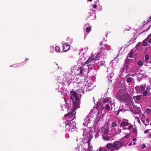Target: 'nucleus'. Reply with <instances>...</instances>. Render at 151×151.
Masks as SVG:
<instances>
[{"instance_id": "f257e3e1", "label": "nucleus", "mask_w": 151, "mask_h": 151, "mask_svg": "<svg viewBox=\"0 0 151 151\" xmlns=\"http://www.w3.org/2000/svg\"><path fill=\"white\" fill-rule=\"evenodd\" d=\"M70 99L73 100V108L72 111H71L68 113L65 114V116L66 117L67 116L71 114V116L73 117V119H74L75 117L74 114L73 113L75 110L77 109L79 107V102L80 99L78 97V94L74 91H71L70 93Z\"/></svg>"}, {"instance_id": "f03ea898", "label": "nucleus", "mask_w": 151, "mask_h": 151, "mask_svg": "<svg viewBox=\"0 0 151 151\" xmlns=\"http://www.w3.org/2000/svg\"><path fill=\"white\" fill-rule=\"evenodd\" d=\"M71 114L67 116H69V118L71 119V120L72 121V123H71V121L70 120H68L66 122H65L64 124L65 125V128L67 129H68L69 131L72 132L74 131L75 129H76V123L75 122H73L72 121L74 120L76 118L75 117L74 119H73V117L71 116Z\"/></svg>"}, {"instance_id": "7ed1b4c3", "label": "nucleus", "mask_w": 151, "mask_h": 151, "mask_svg": "<svg viewBox=\"0 0 151 151\" xmlns=\"http://www.w3.org/2000/svg\"><path fill=\"white\" fill-rule=\"evenodd\" d=\"M123 146V142L122 141H115L113 144L108 143L107 144L106 147L109 149L113 148L114 150H118Z\"/></svg>"}, {"instance_id": "20e7f679", "label": "nucleus", "mask_w": 151, "mask_h": 151, "mask_svg": "<svg viewBox=\"0 0 151 151\" xmlns=\"http://www.w3.org/2000/svg\"><path fill=\"white\" fill-rule=\"evenodd\" d=\"M125 94L123 95V101H125L127 104H129L131 101V98L129 94L127 93H124Z\"/></svg>"}, {"instance_id": "39448f33", "label": "nucleus", "mask_w": 151, "mask_h": 151, "mask_svg": "<svg viewBox=\"0 0 151 151\" xmlns=\"http://www.w3.org/2000/svg\"><path fill=\"white\" fill-rule=\"evenodd\" d=\"M112 101H110L109 102H108L105 105H103V108L105 110L108 111L110 109V106L111 105V103Z\"/></svg>"}, {"instance_id": "423d86ee", "label": "nucleus", "mask_w": 151, "mask_h": 151, "mask_svg": "<svg viewBox=\"0 0 151 151\" xmlns=\"http://www.w3.org/2000/svg\"><path fill=\"white\" fill-rule=\"evenodd\" d=\"M123 91L122 90H120L118 93L116 97L117 98L121 101H122L123 100Z\"/></svg>"}, {"instance_id": "0eeeda50", "label": "nucleus", "mask_w": 151, "mask_h": 151, "mask_svg": "<svg viewBox=\"0 0 151 151\" xmlns=\"http://www.w3.org/2000/svg\"><path fill=\"white\" fill-rule=\"evenodd\" d=\"M96 60V59H95L93 57L91 56L89 59L86 61V63H91V64H90L89 65H91V64L92 65H94V64L93 63H92L93 61H94V60ZM89 65H87V66H88Z\"/></svg>"}, {"instance_id": "6e6552de", "label": "nucleus", "mask_w": 151, "mask_h": 151, "mask_svg": "<svg viewBox=\"0 0 151 151\" xmlns=\"http://www.w3.org/2000/svg\"><path fill=\"white\" fill-rule=\"evenodd\" d=\"M63 49L64 52L68 51L70 48L69 45L67 43H65L63 45Z\"/></svg>"}, {"instance_id": "1a4fd4ad", "label": "nucleus", "mask_w": 151, "mask_h": 151, "mask_svg": "<svg viewBox=\"0 0 151 151\" xmlns=\"http://www.w3.org/2000/svg\"><path fill=\"white\" fill-rule=\"evenodd\" d=\"M141 96V95H139L138 96H133V99L135 100V99L137 101H139L141 100V96Z\"/></svg>"}, {"instance_id": "9d476101", "label": "nucleus", "mask_w": 151, "mask_h": 151, "mask_svg": "<svg viewBox=\"0 0 151 151\" xmlns=\"http://www.w3.org/2000/svg\"><path fill=\"white\" fill-rule=\"evenodd\" d=\"M109 100V98H107L104 99L103 100V105H105L107 103L109 102L108 101Z\"/></svg>"}, {"instance_id": "9b49d317", "label": "nucleus", "mask_w": 151, "mask_h": 151, "mask_svg": "<svg viewBox=\"0 0 151 151\" xmlns=\"http://www.w3.org/2000/svg\"><path fill=\"white\" fill-rule=\"evenodd\" d=\"M80 73L81 74V75H83L84 74V72H86V69L85 68L82 69V68L81 67L80 68Z\"/></svg>"}, {"instance_id": "f8f14e48", "label": "nucleus", "mask_w": 151, "mask_h": 151, "mask_svg": "<svg viewBox=\"0 0 151 151\" xmlns=\"http://www.w3.org/2000/svg\"><path fill=\"white\" fill-rule=\"evenodd\" d=\"M102 137L103 139L104 140L108 141L110 139L109 137L108 136H104V135H103Z\"/></svg>"}, {"instance_id": "ddd939ff", "label": "nucleus", "mask_w": 151, "mask_h": 151, "mask_svg": "<svg viewBox=\"0 0 151 151\" xmlns=\"http://www.w3.org/2000/svg\"><path fill=\"white\" fill-rule=\"evenodd\" d=\"M130 62V60L129 59H127L125 61V65L126 67V70H127L128 68L127 67V64H128Z\"/></svg>"}, {"instance_id": "4468645a", "label": "nucleus", "mask_w": 151, "mask_h": 151, "mask_svg": "<svg viewBox=\"0 0 151 151\" xmlns=\"http://www.w3.org/2000/svg\"><path fill=\"white\" fill-rule=\"evenodd\" d=\"M123 126L128 125L129 124V123L127 122V120L126 119H123Z\"/></svg>"}, {"instance_id": "2eb2a0df", "label": "nucleus", "mask_w": 151, "mask_h": 151, "mask_svg": "<svg viewBox=\"0 0 151 151\" xmlns=\"http://www.w3.org/2000/svg\"><path fill=\"white\" fill-rule=\"evenodd\" d=\"M134 52L133 50H132L130 53L128 54L127 57L129 58H132L133 55V54Z\"/></svg>"}, {"instance_id": "dca6fc26", "label": "nucleus", "mask_w": 151, "mask_h": 151, "mask_svg": "<svg viewBox=\"0 0 151 151\" xmlns=\"http://www.w3.org/2000/svg\"><path fill=\"white\" fill-rule=\"evenodd\" d=\"M109 131V129L108 128H106L103 132L104 134H108Z\"/></svg>"}, {"instance_id": "f3484780", "label": "nucleus", "mask_w": 151, "mask_h": 151, "mask_svg": "<svg viewBox=\"0 0 151 151\" xmlns=\"http://www.w3.org/2000/svg\"><path fill=\"white\" fill-rule=\"evenodd\" d=\"M55 50L57 52H59L60 51V47L58 46H56L55 48Z\"/></svg>"}, {"instance_id": "a211bd4d", "label": "nucleus", "mask_w": 151, "mask_h": 151, "mask_svg": "<svg viewBox=\"0 0 151 151\" xmlns=\"http://www.w3.org/2000/svg\"><path fill=\"white\" fill-rule=\"evenodd\" d=\"M147 41L146 39L142 43L144 46H146L147 45L148 43L146 42Z\"/></svg>"}, {"instance_id": "6ab92c4d", "label": "nucleus", "mask_w": 151, "mask_h": 151, "mask_svg": "<svg viewBox=\"0 0 151 151\" xmlns=\"http://www.w3.org/2000/svg\"><path fill=\"white\" fill-rule=\"evenodd\" d=\"M107 149H104L103 151H114L113 148H111V149H109L108 148Z\"/></svg>"}, {"instance_id": "aec40b11", "label": "nucleus", "mask_w": 151, "mask_h": 151, "mask_svg": "<svg viewBox=\"0 0 151 151\" xmlns=\"http://www.w3.org/2000/svg\"><path fill=\"white\" fill-rule=\"evenodd\" d=\"M90 143H89L88 144V145H87L88 147V151H91L92 149H91V147H90Z\"/></svg>"}, {"instance_id": "412c9836", "label": "nucleus", "mask_w": 151, "mask_h": 151, "mask_svg": "<svg viewBox=\"0 0 151 151\" xmlns=\"http://www.w3.org/2000/svg\"><path fill=\"white\" fill-rule=\"evenodd\" d=\"M146 147V145L144 144H142L139 146V147L142 149H144Z\"/></svg>"}, {"instance_id": "4be33fe9", "label": "nucleus", "mask_w": 151, "mask_h": 151, "mask_svg": "<svg viewBox=\"0 0 151 151\" xmlns=\"http://www.w3.org/2000/svg\"><path fill=\"white\" fill-rule=\"evenodd\" d=\"M111 126L112 127H114L117 126V124L116 122H114L112 123Z\"/></svg>"}, {"instance_id": "5701e85b", "label": "nucleus", "mask_w": 151, "mask_h": 151, "mask_svg": "<svg viewBox=\"0 0 151 151\" xmlns=\"http://www.w3.org/2000/svg\"><path fill=\"white\" fill-rule=\"evenodd\" d=\"M148 94V93L147 92V91L146 90L143 93V96H146Z\"/></svg>"}, {"instance_id": "b1692460", "label": "nucleus", "mask_w": 151, "mask_h": 151, "mask_svg": "<svg viewBox=\"0 0 151 151\" xmlns=\"http://www.w3.org/2000/svg\"><path fill=\"white\" fill-rule=\"evenodd\" d=\"M123 111V109H119L117 113L116 116H117L119 114V113L120 112H122Z\"/></svg>"}, {"instance_id": "393cba45", "label": "nucleus", "mask_w": 151, "mask_h": 151, "mask_svg": "<svg viewBox=\"0 0 151 151\" xmlns=\"http://www.w3.org/2000/svg\"><path fill=\"white\" fill-rule=\"evenodd\" d=\"M149 59V56L148 55H146L145 56V59L147 61Z\"/></svg>"}, {"instance_id": "a878e982", "label": "nucleus", "mask_w": 151, "mask_h": 151, "mask_svg": "<svg viewBox=\"0 0 151 151\" xmlns=\"http://www.w3.org/2000/svg\"><path fill=\"white\" fill-rule=\"evenodd\" d=\"M138 64L139 65L141 66L143 64V63L141 61H139L138 62Z\"/></svg>"}, {"instance_id": "bb28decb", "label": "nucleus", "mask_w": 151, "mask_h": 151, "mask_svg": "<svg viewBox=\"0 0 151 151\" xmlns=\"http://www.w3.org/2000/svg\"><path fill=\"white\" fill-rule=\"evenodd\" d=\"M132 81V78H127V81L128 82H130Z\"/></svg>"}, {"instance_id": "cd10ccee", "label": "nucleus", "mask_w": 151, "mask_h": 151, "mask_svg": "<svg viewBox=\"0 0 151 151\" xmlns=\"http://www.w3.org/2000/svg\"><path fill=\"white\" fill-rule=\"evenodd\" d=\"M102 49H103V47H101L100 48V50H99V52L98 53V55H99V54L101 52H102V50H103Z\"/></svg>"}, {"instance_id": "c85d7f7f", "label": "nucleus", "mask_w": 151, "mask_h": 151, "mask_svg": "<svg viewBox=\"0 0 151 151\" xmlns=\"http://www.w3.org/2000/svg\"><path fill=\"white\" fill-rule=\"evenodd\" d=\"M99 151H103H103L104 150L103 147H99Z\"/></svg>"}, {"instance_id": "c756f323", "label": "nucleus", "mask_w": 151, "mask_h": 151, "mask_svg": "<svg viewBox=\"0 0 151 151\" xmlns=\"http://www.w3.org/2000/svg\"><path fill=\"white\" fill-rule=\"evenodd\" d=\"M146 40L150 43H151V38H146Z\"/></svg>"}, {"instance_id": "7c9ffc66", "label": "nucleus", "mask_w": 151, "mask_h": 151, "mask_svg": "<svg viewBox=\"0 0 151 151\" xmlns=\"http://www.w3.org/2000/svg\"><path fill=\"white\" fill-rule=\"evenodd\" d=\"M100 63L102 65H103L105 63V61H101L100 62Z\"/></svg>"}, {"instance_id": "2f4dec72", "label": "nucleus", "mask_w": 151, "mask_h": 151, "mask_svg": "<svg viewBox=\"0 0 151 151\" xmlns=\"http://www.w3.org/2000/svg\"><path fill=\"white\" fill-rule=\"evenodd\" d=\"M140 89L141 91H143L145 89H144V87L143 86H141L140 87Z\"/></svg>"}, {"instance_id": "473e14b6", "label": "nucleus", "mask_w": 151, "mask_h": 151, "mask_svg": "<svg viewBox=\"0 0 151 151\" xmlns=\"http://www.w3.org/2000/svg\"><path fill=\"white\" fill-rule=\"evenodd\" d=\"M151 21V16L147 20V23Z\"/></svg>"}, {"instance_id": "72a5a7b5", "label": "nucleus", "mask_w": 151, "mask_h": 151, "mask_svg": "<svg viewBox=\"0 0 151 151\" xmlns=\"http://www.w3.org/2000/svg\"><path fill=\"white\" fill-rule=\"evenodd\" d=\"M150 109H148L146 110V112L148 113L149 114L150 112Z\"/></svg>"}, {"instance_id": "f704fd0d", "label": "nucleus", "mask_w": 151, "mask_h": 151, "mask_svg": "<svg viewBox=\"0 0 151 151\" xmlns=\"http://www.w3.org/2000/svg\"><path fill=\"white\" fill-rule=\"evenodd\" d=\"M149 130H148V129L146 130L145 131L144 133L145 134L147 133H148L149 132Z\"/></svg>"}, {"instance_id": "c9c22d12", "label": "nucleus", "mask_w": 151, "mask_h": 151, "mask_svg": "<svg viewBox=\"0 0 151 151\" xmlns=\"http://www.w3.org/2000/svg\"><path fill=\"white\" fill-rule=\"evenodd\" d=\"M129 137V134H127L124 137L125 138H128Z\"/></svg>"}, {"instance_id": "e433bc0d", "label": "nucleus", "mask_w": 151, "mask_h": 151, "mask_svg": "<svg viewBox=\"0 0 151 151\" xmlns=\"http://www.w3.org/2000/svg\"><path fill=\"white\" fill-rule=\"evenodd\" d=\"M108 127V125L107 123L105 124L104 125V128H107Z\"/></svg>"}, {"instance_id": "4c0bfd02", "label": "nucleus", "mask_w": 151, "mask_h": 151, "mask_svg": "<svg viewBox=\"0 0 151 151\" xmlns=\"http://www.w3.org/2000/svg\"><path fill=\"white\" fill-rule=\"evenodd\" d=\"M133 131L135 132V133H136L137 132V130H136V129H133Z\"/></svg>"}, {"instance_id": "58836bf2", "label": "nucleus", "mask_w": 151, "mask_h": 151, "mask_svg": "<svg viewBox=\"0 0 151 151\" xmlns=\"http://www.w3.org/2000/svg\"><path fill=\"white\" fill-rule=\"evenodd\" d=\"M132 127V126H129V128L128 129H131Z\"/></svg>"}, {"instance_id": "ea45409f", "label": "nucleus", "mask_w": 151, "mask_h": 151, "mask_svg": "<svg viewBox=\"0 0 151 151\" xmlns=\"http://www.w3.org/2000/svg\"><path fill=\"white\" fill-rule=\"evenodd\" d=\"M121 73L120 74L119 77H121L122 78V71H121Z\"/></svg>"}, {"instance_id": "a19ab883", "label": "nucleus", "mask_w": 151, "mask_h": 151, "mask_svg": "<svg viewBox=\"0 0 151 151\" xmlns=\"http://www.w3.org/2000/svg\"><path fill=\"white\" fill-rule=\"evenodd\" d=\"M87 134V132H86V133H85L84 132L83 133V136L84 135L86 136Z\"/></svg>"}, {"instance_id": "79ce46f5", "label": "nucleus", "mask_w": 151, "mask_h": 151, "mask_svg": "<svg viewBox=\"0 0 151 151\" xmlns=\"http://www.w3.org/2000/svg\"><path fill=\"white\" fill-rule=\"evenodd\" d=\"M150 37H151V33L148 35L147 38H150Z\"/></svg>"}, {"instance_id": "37998d69", "label": "nucleus", "mask_w": 151, "mask_h": 151, "mask_svg": "<svg viewBox=\"0 0 151 151\" xmlns=\"http://www.w3.org/2000/svg\"><path fill=\"white\" fill-rule=\"evenodd\" d=\"M150 121V120H149L148 119H147L146 120V122L147 123H149Z\"/></svg>"}, {"instance_id": "c03bdc74", "label": "nucleus", "mask_w": 151, "mask_h": 151, "mask_svg": "<svg viewBox=\"0 0 151 151\" xmlns=\"http://www.w3.org/2000/svg\"><path fill=\"white\" fill-rule=\"evenodd\" d=\"M120 125L122 127H123V122H122L121 123V124Z\"/></svg>"}, {"instance_id": "a18cd8bd", "label": "nucleus", "mask_w": 151, "mask_h": 151, "mask_svg": "<svg viewBox=\"0 0 151 151\" xmlns=\"http://www.w3.org/2000/svg\"><path fill=\"white\" fill-rule=\"evenodd\" d=\"M136 140V138H134L133 139V141H135Z\"/></svg>"}, {"instance_id": "49530a36", "label": "nucleus", "mask_w": 151, "mask_h": 151, "mask_svg": "<svg viewBox=\"0 0 151 151\" xmlns=\"http://www.w3.org/2000/svg\"><path fill=\"white\" fill-rule=\"evenodd\" d=\"M81 90H82V91L83 93L84 92V91L83 90V89H81Z\"/></svg>"}, {"instance_id": "de8ad7c7", "label": "nucleus", "mask_w": 151, "mask_h": 151, "mask_svg": "<svg viewBox=\"0 0 151 151\" xmlns=\"http://www.w3.org/2000/svg\"><path fill=\"white\" fill-rule=\"evenodd\" d=\"M132 145V142H131L129 144V146H130L131 145Z\"/></svg>"}, {"instance_id": "09e8293b", "label": "nucleus", "mask_w": 151, "mask_h": 151, "mask_svg": "<svg viewBox=\"0 0 151 151\" xmlns=\"http://www.w3.org/2000/svg\"><path fill=\"white\" fill-rule=\"evenodd\" d=\"M133 145H135V142H133Z\"/></svg>"}, {"instance_id": "8fccbe9b", "label": "nucleus", "mask_w": 151, "mask_h": 151, "mask_svg": "<svg viewBox=\"0 0 151 151\" xmlns=\"http://www.w3.org/2000/svg\"><path fill=\"white\" fill-rule=\"evenodd\" d=\"M127 29H124V31H127Z\"/></svg>"}, {"instance_id": "3c124183", "label": "nucleus", "mask_w": 151, "mask_h": 151, "mask_svg": "<svg viewBox=\"0 0 151 151\" xmlns=\"http://www.w3.org/2000/svg\"><path fill=\"white\" fill-rule=\"evenodd\" d=\"M145 124V126L147 125H148V124Z\"/></svg>"}, {"instance_id": "603ef678", "label": "nucleus", "mask_w": 151, "mask_h": 151, "mask_svg": "<svg viewBox=\"0 0 151 151\" xmlns=\"http://www.w3.org/2000/svg\"><path fill=\"white\" fill-rule=\"evenodd\" d=\"M25 59H26V60H27V58H25Z\"/></svg>"}, {"instance_id": "864d4df0", "label": "nucleus", "mask_w": 151, "mask_h": 151, "mask_svg": "<svg viewBox=\"0 0 151 151\" xmlns=\"http://www.w3.org/2000/svg\"><path fill=\"white\" fill-rule=\"evenodd\" d=\"M129 30V29H128L127 30Z\"/></svg>"}]
</instances>
